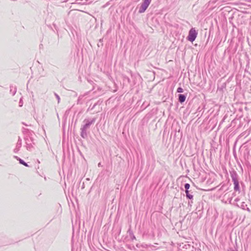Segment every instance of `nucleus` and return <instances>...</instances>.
Returning <instances> with one entry per match:
<instances>
[{
  "label": "nucleus",
  "mask_w": 251,
  "mask_h": 251,
  "mask_svg": "<svg viewBox=\"0 0 251 251\" xmlns=\"http://www.w3.org/2000/svg\"><path fill=\"white\" fill-rule=\"evenodd\" d=\"M96 120V118L92 119H85L83 121L84 124L80 128V136L82 138L85 139L87 137V130L89 129L90 126L94 124Z\"/></svg>",
  "instance_id": "1"
},
{
  "label": "nucleus",
  "mask_w": 251,
  "mask_h": 251,
  "mask_svg": "<svg viewBox=\"0 0 251 251\" xmlns=\"http://www.w3.org/2000/svg\"><path fill=\"white\" fill-rule=\"evenodd\" d=\"M229 173L232 179V181L234 184V190L235 192H238V193L240 192V187L239 184V176L233 169H231V170H229Z\"/></svg>",
  "instance_id": "2"
},
{
  "label": "nucleus",
  "mask_w": 251,
  "mask_h": 251,
  "mask_svg": "<svg viewBox=\"0 0 251 251\" xmlns=\"http://www.w3.org/2000/svg\"><path fill=\"white\" fill-rule=\"evenodd\" d=\"M198 32L194 28H192L189 31L187 40L191 42L194 41L197 36Z\"/></svg>",
  "instance_id": "3"
},
{
  "label": "nucleus",
  "mask_w": 251,
  "mask_h": 251,
  "mask_svg": "<svg viewBox=\"0 0 251 251\" xmlns=\"http://www.w3.org/2000/svg\"><path fill=\"white\" fill-rule=\"evenodd\" d=\"M151 3L143 1L139 7L138 13H143L146 11Z\"/></svg>",
  "instance_id": "4"
},
{
  "label": "nucleus",
  "mask_w": 251,
  "mask_h": 251,
  "mask_svg": "<svg viewBox=\"0 0 251 251\" xmlns=\"http://www.w3.org/2000/svg\"><path fill=\"white\" fill-rule=\"evenodd\" d=\"M236 205L243 210H247L249 212L251 211L250 208L248 207L247 204L245 202H242L240 205L238 203H236Z\"/></svg>",
  "instance_id": "5"
},
{
  "label": "nucleus",
  "mask_w": 251,
  "mask_h": 251,
  "mask_svg": "<svg viewBox=\"0 0 251 251\" xmlns=\"http://www.w3.org/2000/svg\"><path fill=\"white\" fill-rule=\"evenodd\" d=\"M24 139L25 141L26 144V148L27 150L31 151L33 148V143H28V138L27 137H25Z\"/></svg>",
  "instance_id": "6"
},
{
  "label": "nucleus",
  "mask_w": 251,
  "mask_h": 251,
  "mask_svg": "<svg viewBox=\"0 0 251 251\" xmlns=\"http://www.w3.org/2000/svg\"><path fill=\"white\" fill-rule=\"evenodd\" d=\"M186 98V95L185 94H179L178 95V100L181 103H182L185 101Z\"/></svg>",
  "instance_id": "7"
},
{
  "label": "nucleus",
  "mask_w": 251,
  "mask_h": 251,
  "mask_svg": "<svg viewBox=\"0 0 251 251\" xmlns=\"http://www.w3.org/2000/svg\"><path fill=\"white\" fill-rule=\"evenodd\" d=\"M127 233L129 235V236L131 241H133L134 240H136V237L134 235L133 231L131 230V227H130L127 230Z\"/></svg>",
  "instance_id": "8"
},
{
  "label": "nucleus",
  "mask_w": 251,
  "mask_h": 251,
  "mask_svg": "<svg viewBox=\"0 0 251 251\" xmlns=\"http://www.w3.org/2000/svg\"><path fill=\"white\" fill-rule=\"evenodd\" d=\"M23 132L24 134H26L27 135V136L26 137H27V136H31L32 135V133H33V131H32L31 130H30L29 129H27V128H25V127H23Z\"/></svg>",
  "instance_id": "9"
},
{
  "label": "nucleus",
  "mask_w": 251,
  "mask_h": 251,
  "mask_svg": "<svg viewBox=\"0 0 251 251\" xmlns=\"http://www.w3.org/2000/svg\"><path fill=\"white\" fill-rule=\"evenodd\" d=\"M17 92V87L16 86L11 85L10 86V93L12 96H14Z\"/></svg>",
  "instance_id": "10"
},
{
  "label": "nucleus",
  "mask_w": 251,
  "mask_h": 251,
  "mask_svg": "<svg viewBox=\"0 0 251 251\" xmlns=\"http://www.w3.org/2000/svg\"><path fill=\"white\" fill-rule=\"evenodd\" d=\"M14 157L15 158L17 159V160L19 161V163L21 164H22L26 167H28V165H27V164L25 162V161L24 160L22 159L21 158H19V157H18L17 156H14Z\"/></svg>",
  "instance_id": "11"
},
{
  "label": "nucleus",
  "mask_w": 251,
  "mask_h": 251,
  "mask_svg": "<svg viewBox=\"0 0 251 251\" xmlns=\"http://www.w3.org/2000/svg\"><path fill=\"white\" fill-rule=\"evenodd\" d=\"M186 198L189 200H193V195L190 193V191H185Z\"/></svg>",
  "instance_id": "12"
},
{
  "label": "nucleus",
  "mask_w": 251,
  "mask_h": 251,
  "mask_svg": "<svg viewBox=\"0 0 251 251\" xmlns=\"http://www.w3.org/2000/svg\"><path fill=\"white\" fill-rule=\"evenodd\" d=\"M22 145V140L20 137L19 136L18 142L16 144V147L21 148Z\"/></svg>",
  "instance_id": "13"
},
{
  "label": "nucleus",
  "mask_w": 251,
  "mask_h": 251,
  "mask_svg": "<svg viewBox=\"0 0 251 251\" xmlns=\"http://www.w3.org/2000/svg\"><path fill=\"white\" fill-rule=\"evenodd\" d=\"M227 251H237L236 246L233 245V247H230L228 249Z\"/></svg>",
  "instance_id": "14"
},
{
  "label": "nucleus",
  "mask_w": 251,
  "mask_h": 251,
  "mask_svg": "<svg viewBox=\"0 0 251 251\" xmlns=\"http://www.w3.org/2000/svg\"><path fill=\"white\" fill-rule=\"evenodd\" d=\"M184 187L185 189V191H189V189L190 188V185L189 183H185L184 185Z\"/></svg>",
  "instance_id": "15"
},
{
  "label": "nucleus",
  "mask_w": 251,
  "mask_h": 251,
  "mask_svg": "<svg viewBox=\"0 0 251 251\" xmlns=\"http://www.w3.org/2000/svg\"><path fill=\"white\" fill-rule=\"evenodd\" d=\"M183 92V89L181 87H179L176 90V92L177 93H182Z\"/></svg>",
  "instance_id": "16"
},
{
  "label": "nucleus",
  "mask_w": 251,
  "mask_h": 251,
  "mask_svg": "<svg viewBox=\"0 0 251 251\" xmlns=\"http://www.w3.org/2000/svg\"><path fill=\"white\" fill-rule=\"evenodd\" d=\"M54 95H55V97L56 98V99H57L58 103H59L60 100V97L56 93H54Z\"/></svg>",
  "instance_id": "17"
},
{
  "label": "nucleus",
  "mask_w": 251,
  "mask_h": 251,
  "mask_svg": "<svg viewBox=\"0 0 251 251\" xmlns=\"http://www.w3.org/2000/svg\"><path fill=\"white\" fill-rule=\"evenodd\" d=\"M29 139L28 138V143H32L34 145V143L33 141V139H32V137H31V136H29Z\"/></svg>",
  "instance_id": "18"
},
{
  "label": "nucleus",
  "mask_w": 251,
  "mask_h": 251,
  "mask_svg": "<svg viewBox=\"0 0 251 251\" xmlns=\"http://www.w3.org/2000/svg\"><path fill=\"white\" fill-rule=\"evenodd\" d=\"M20 148H18L16 146L15 148L14 149V152L15 153H17L20 151Z\"/></svg>",
  "instance_id": "19"
},
{
  "label": "nucleus",
  "mask_w": 251,
  "mask_h": 251,
  "mask_svg": "<svg viewBox=\"0 0 251 251\" xmlns=\"http://www.w3.org/2000/svg\"><path fill=\"white\" fill-rule=\"evenodd\" d=\"M20 148H18L16 146L15 148L14 149V152L15 153H17L20 151Z\"/></svg>",
  "instance_id": "20"
},
{
  "label": "nucleus",
  "mask_w": 251,
  "mask_h": 251,
  "mask_svg": "<svg viewBox=\"0 0 251 251\" xmlns=\"http://www.w3.org/2000/svg\"><path fill=\"white\" fill-rule=\"evenodd\" d=\"M23 102L22 99L21 98V99H20V101H19V106L21 107L23 106Z\"/></svg>",
  "instance_id": "21"
},
{
  "label": "nucleus",
  "mask_w": 251,
  "mask_h": 251,
  "mask_svg": "<svg viewBox=\"0 0 251 251\" xmlns=\"http://www.w3.org/2000/svg\"><path fill=\"white\" fill-rule=\"evenodd\" d=\"M191 200L190 201H188V205L191 206L192 204L193 203V201H192L193 200Z\"/></svg>",
  "instance_id": "22"
},
{
  "label": "nucleus",
  "mask_w": 251,
  "mask_h": 251,
  "mask_svg": "<svg viewBox=\"0 0 251 251\" xmlns=\"http://www.w3.org/2000/svg\"><path fill=\"white\" fill-rule=\"evenodd\" d=\"M239 201H240V199H239V198H236L234 200V201H235V202H238Z\"/></svg>",
  "instance_id": "23"
},
{
  "label": "nucleus",
  "mask_w": 251,
  "mask_h": 251,
  "mask_svg": "<svg viewBox=\"0 0 251 251\" xmlns=\"http://www.w3.org/2000/svg\"><path fill=\"white\" fill-rule=\"evenodd\" d=\"M81 99V96H79L78 97V99L77 100V103H80V101Z\"/></svg>",
  "instance_id": "24"
},
{
  "label": "nucleus",
  "mask_w": 251,
  "mask_h": 251,
  "mask_svg": "<svg viewBox=\"0 0 251 251\" xmlns=\"http://www.w3.org/2000/svg\"><path fill=\"white\" fill-rule=\"evenodd\" d=\"M152 0H143V1L149 2L150 3H151Z\"/></svg>",
  "instance_id": "25"
},
{
  "label": "nucleus",
  "mask_w": 251,
  "mask_h": 251,
  "mask_svg": "<svg viewBox=\"0 0 251 251\" xmlns=\"http://www.w3.org/2000/svg\"><path fill=\"white\" fill-rule=\"evenodd\" d=\"M96 105H97V103H95L94 105L92 106L91 109H94L95 108V107L96 106Z\"/></svg>",
  "instance_id": "26"
},
{
  "label": "nucleus",
  "mask_w": 251,
  "mask_h": 251,
  "mask_svg": "<svg viewBox=\"0 0 251 251\" xmlns=\"http://www.w3.org/2000/svg\"><path fill=\"white\" fill-rule=\"evenodd\" d=\"M22 124H23V125H25L26 126H27V125L26 124H25V123H24V122L22 123Z\"/></svg>",
  "instance_id": "27"
},
{
  "label": "nucleus",
  "mask_w": 251,
  "mask_h": 251,
  "mask_svg": "<svg viewBox=\"0 0 251 251\" xmlns=\"http://www.w3.org/2000/svg\"><path fill=\"white\" fill-rule=\"evenodd\" d=\"M100 165H101L100 163H99L98 164V166H99V167H100Z\"/></svg>",
  "instance_id": "28"
}]
</instances>
